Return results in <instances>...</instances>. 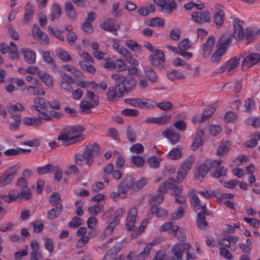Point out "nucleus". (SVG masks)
I'll return each mask as SVG.
<instances>
[{"label": "nucleus", "instance_id": "obj_1", "mask_svg": "<svg viewBox=\"0 0 260 260\" xmlns=\"http://www.w3.org/2000/svg\"><path fill=\"white\" fill-rule=\"evenodd\" d=\"M111 77L115 80V86L109 88L107 93L108 101L122 96L134 89L137 84V80L133 77H126L119 74H114Z\"/></svg>", "mask_w": 260, "mask_h": 260}, {"label": "nucleus", "instance_id": "obj_2", "mask_svg": "<svg viewBox=\"0 0 260 260\" xmlns=\"http://www.w3.org/2000/svg\"><path fill=\"white\" fill-rule=\"evenodd\" d=\"M177 179L174 180L173 178H169L165 181L159 187L157 194L154 196V201H156V204H160L164 200V194L167 192L169 189H171L172 194L175 196H177L181 193L182 190L181 185L178 186L176 185L178 183Z\"/></svg>", "mask_w": 260, "mask_h": 260}, {"label": "nucleus", "instance_id": "obj_3", "mask_svg": "<svg viewBox=\"0 0 260 260\" xmlns=\"http://www.w3.org/2000/svg\"><path fill=\"white\" fill-rule=\"evenodd\" d=\"M100 150V146L98 143L88 144L85 147L83 154L79 153L75 154V163L78 165H81L85 159L86 164L89 167L91 166L93 161V156L99 155Z\"/></svg>", "mask_w": 260, "mask_h": 260}, {"label": "nucleus", "instance_id": "obj_4", "mask_svg": "<svg viewBox=\"0 0 260 260\" xmlns=\"http://www.w3.org/2000/svg\"><path fill=\"white\" fill-rule=\"evenodd\" d=\"M240 22V20L238 18L234 19V37L237 41L244 40L246 44H249L252 41L256 33L251 27H247L244 30Z\"/></svg>", "mask_w": 260, "mask_h": 260}, {"label": "nucleus", "instance_id": "obj_5", "mask_svg": "<svg viewBox=\"0 0 260 260\" xmlns=\"http://www.w3.org/2000/svg\"><path fill=\"white\" fill-rule=\"evenodd\" d=\"M194 161V157L193 155L188 157L184 161L177 173V179L178 182H181L186 177Z\"/></svg>", "mask_w": 260, "mask_h": 260}, {"label": "nucleus", "instance_id": "obj_6", "mask_svg": "<svg viewBox=\"0 0 260 260\" xmlns=\"http://www.w3.org/2000/svg\"><path fill=\"white\" fill-rule=\"evenodd\" d=\"M190 246L189 243L185 242L175 244L171 249L173 254L171 260H182L184 251L188 250Z\"/></svg>", "mask_w": 260, "mask_h": 260}, {"label": "nucleus", "instance_id": "obj_7", "mask_svg": "<svg viewBox=\"0 0 260 260\" xmlns=\"http://www.w3.org/2000/svg\"><path fill=\"white\" fill-rule=\"evenodd\" d=\"M18 167H12L8 168L1 176L0 183L3 185L10 183L17 174Z\"/></svg>", "mask_w": 260, "mask_h": 260}, {"label": "nucleus", "instance_id": "obj_8", "mask_svg": "<svg viewBox=\"0 0 260 260\" xmlns=\"http://www.w3.org/2000/svg\"><path fill=\"white\" fill-rule=\"evenodd\" d=\"M191 16L193 21L199 24L209 23L211 21L210 14L208 10L200 12H193Z\"/></svg>", "mask_w": 260, "mask_h": 260}, {"label": "nucleus", "instance_id": "obj_9", "mask_svg": "<svg viewBox=\"0 0 260 260\" xmlns=\"http://www.w3.org/2000/svg\"><path fill=\"white\" fill-rule=\"evenodd\" d=\"M260 60V55L257 53H251L245 57L242 63V70H246L257 63Z\"/></svg>", "mask_w": 260, "mask_h": 260}, {"label": "nucleus", "instance_id": "obj_10", "mask_svg": "<svg viewBox=\"0 0 260 260\" xmlns=\"http://www.w3.org/2000/svg\"><path fill=\"white\" fill-rule=\"evenodd\" d=\"M172 116L170 114H165L157 117H149L145 119L146 123H154L159 125H165L171 120Z\"/></svg>", "mask_w": 260, "mask_h": 260}, {"label": "nucleus", "instance_id": "obj_11", "mask_svg": "<svg viewBox=\"0 0 260 260\" xmlns=\"http://www.w3.org/2000/svg\"><path fill=\"white\" fill-rule=\"evenodd\" d=\"M232 41V38L230 34H223L218 39L216 47L217 48L222 49L224 52H226L228 48L231 45Z\"/></svg>", "mask_w": 260, "mask_h": 260}, {"label": "nucleus", "instance_id": "obj_12", "mask_svg": "<svg viewBox=\"0 0 260 260\" xmlns=\"http://www.w3.org/2000/svg\"><path fill=\"white\" fill-rule=\"evenodd\" d=\"M138 210L136 208H132L127 213V219L125 223V228L129 231L135 230V223L137 216Z\"/></svg>", "mask_w": 260, "mask_h": 260}, {"label": "nucleus", "instance_id": "obj_13", "mask_svg": "<svg viewBox=\"0 0 260 260\" xmlns=\"http://www.w3.org/2000/svg\"><path fill=\"white\" fill-rule=\"evenodd\" d=\"M153 245V243L148 244L144 248L143 251L137 255H136V253L134 252H131L127 255V258L129 260H132L133 258L135 260H144L149 255L151 247Z\"/></svg>", "mask_w": 260, "mask_h": 260}, {"label": "nucleus", "instance_id": "obj_14", "mask_svg": "<svg viewBox=\"0 0 260 260\" xmlns=\"http://www.w3.org/2000/svg\"><path fill=\"white\" fill-rule=\"evenodd\" d=\"M101 27L103 29L113 33L116 32L120 28V25L118 22L112 18L105 21L101 24Z\"/></svg>", "mask_w": 260, "mask_h": 260}, {"label": "nucleus", "instance_id": "obj_15", "mask_svg": "<svg viewBox=\"0 0 260 260\" xmlns=\"http://www.w3.org/2000/svg\"><path fill=\"white\" fill-rule=\"evenodd\" d=\"M215 43V39L213 36H211L208 38L207 40L203 47V55L204 58H207L210 55L214 46Z\"/></svg>", "mask_w": 260, "mask_h": 260}, {"label": "nucleus", "instance_id": "obj_16", "mask_svg": "<svg viewBox=\"0 0 260 260\" xmlns=\"http://www.w3.org/2000/svg\"><path fill=\"white\" fill-rule=\"evenodd\" d=\"M31 252L30 253V260H40L43 258L41 252H39V245L37 241H32L30 244Z\"/></svg>", "mask_w": 260, "mask_h": 260}, {"label": "nucleus", "instance_id": "obj_17", "mask_svg": "<svg viewBox=\"0 0 260 260\" xmlns=\"http://www.w3.org/2000/svg\"><path fill=\"white\" fill-rule=\"evenodd\" d=\"M34 11L35 6L30 2H27L24 7V17L22 20L24 23H28L32 18Z\"/></svg>", "mask_w": 260, "mask_h": 260}, {"label": "nucleus", "instance_id": "obj_18", "mask_svg": "<svg viewBox=\"0 0 260 260\" xmlns=\"http://www.w3.org/2000/svg\"><path fill=\"white\" fill-rule=\"evenodd\" d=\"M55 207L47 212L48 219L51 220L56 219L61 214L62 210V206L60 203L55 204Z\"/></svg>", "mask_w": 260, "mask_h": 260}, {"label": "nucleus", "instance_id": "obj_19", "mask_svg": "<svg viewBox=\"0 0 260 260\" xmlns=\"http://www.w3.org/2000/svg\"><path fill=\"white\" fill-rule=\"evenodd\" d=\"M41 54L43 60L47 64L48 67L51 68L53 70H55L56 64L52 58L50 52L49 51H41Z\"/></svg>", "mask_w": 260, "mask_h": 260}, {"label": "nucleus", "instance_id": "obj_20", "mask_svg": "<svg viewBox=\"0 0 260 260\" xmlns=\"http://www.w3.org/2000/svg\"><path fill=\"white\" fill-rule=\"evenodd\" d=\"M161 135L169 139L173 144L176 143L180 139V135L170 129L163 131Z\"/></svg>", "mask_w": 260, "mask_h": 260}, {"label": "nucleus", "instance_id": "obj_21", "mask_svg": "<svg viewBox=\"0 0 260 260\" xmlns=\"http://www.w3.org/2000/svg\"><path fill=\"white\" fill-rule=\"evenodd\" d=\"M22 52L27 63L31 64L35 63L36 56L35 52L28 48H25L22 50Z\"/></svg>", "mask_w": 260, "mask_h": 260}, {"label": "nucleus", "instance_id": "obj_22", "mask_svg": "<svg viewBox=\"0 0 260 260\" xmlns=\"http://www.w3.org/2000/svg\"><path fill=\"white\" fill-rule=\"evenodd\" d=\"M156 105V102L153 100L140 98L138 108L140 109L147 110L153 109Z\"/></svg>", "mask_w": 260, "mask_h": 260}, {"label": "nucleus", "instance_id": "obj_23", "mask_svg": "<svg viewBox=\"0 0 260 260\" xmlns=\"http://www.w3.org/2000/svg\"><path fill=\"white\" fill-rule=\"evenodd\" d=\"M23 123L26 126H31L34 127H38L42 124V121L38 117H26L22 119Z\"/></svg>", "mask_w": 260, "mask_h": 260}, {"label": "nucleus", "instance_id": "obj_24", "mask_svg": "<svg viewBox=\"0 0 260 260\" xmlns=\"http://www.w3.org/2000/svg\"><path fill=\"white\" fill-rule=\"evenodd\" d=\"M225 13L224 11L215 12L213 15V20L217 28H220L223 24L225 19Z\"/></svg>", "mask_w": 260, "mask_h": 260}, {"label": "nucleus", "instance_id": "obj_25", "mask_svg": "<svg viewBox=\"0 0 260 260\" xmlns=\"http://www.w3.org/2000/svg\"><path fill=\"white\" fill-rule=\"evenodd\" d=\"M133 186L132 179L124 180L118 186V191L120 193L125 194L131 188H133Z\"/></svg>", "mask_w": 260, "mask_h": 260}, {"label": "nucleus", "instance_id": "obj_26", "mask_svg": "<svg viewBox=\"0 0 260 260\" xmlns=\"http://www.w3.org/2000/svg\"><path fill=\"white\" fill-rule=\"evenodd\" d=\"M62 14L61 7L57 3H54L52 6V13L49 15L50 19L53 21L55 19H58Z\"/></svg>", "mask_w": 260, "mask_h": 260}, {"label": "nucleus", "instance_id": "obj_27", "mask_svg": "<svg viewBox=\"0 0 260 260\" xmlns=\"http://www.w3.org/2000/svg\"><path fill=\"white\" fill-rule=\"evenodd\" d=\"M197 224L202 230H205L208 227V223L205 220V214L202 212H199L197 214Z\"/></svg>", "mask_w": 260, "mask_h": 260}, {"label": "nucleus", "instance_id": "obj_28", "mask_svg": "<svg viewBox=\"0 0 260 260\" xmlns=\"http://www.w3.org/2000/svg\"><path fill=\"white\" fill-rule=\"evenodd\" d=\"M11 118L14 120V121L11 122L9 124L10 130L12 131H17L21 124V117L18 115L12 114Z\"/></svg>", "mask_w": 260, "mask_h": 260}, {"label": "nucleus", "instance_id": "obj_29", "mask_svg": "<svg viewBox=\"0 0 260 260\" xmlns=\"http://www.w3.org/2000/svg\"><path fill=\"white\" fill-rule=\"evenodd\" d=\"M177 4L175 0H166L165 6L162 8V11L169 14H171L173 11L177 10Z\"/></svg>", "mask_w": 260, "mask_h": 260}, {"label": "nucleus", "instance_id": "obj_30", "mask_svg": "<svg viewBox=\"0 0 260 260\" xmlns=\"http://www.w3.org/2000/svg\"><path fill=\"white\" fill-rule=\"evenodd\" d=\"M225 53V52H224L222 49L217 48L215 50L211 57V62L213 63H217L219 62Z\"/></svg>", "mask_w": 260, "mask_h": 260}, {"label": "nucleus", "instance_id": "obj_31", "mask_svg": "<svg viewBox=\"0 0 260 260\" xmlns=\"http://www.w3.org/2000/svg\"><path fill=\"white\" fill-rule=\"evenodd\" d=\"M38 76L47 86L49 88L53 86V80L49 75L44 72H39Z\"/></svg>", "mask_w": 260, "mask_h": 260}, {"label": "nucleus", "instance_id": "obj_32", "mask_svg": "<svg viewBox=\"0 0 260 260\" xmlns=\"http://www.w3.org/2000/svg\"><path fill=\"white\" fill-rule=\"evenodd\" d=\"M243 56V55L241 54L240 56L231 58L228 61L225 65L227 67L228 72L235 69L239 65L240 58Z\"/></svg>", "mask_w": 260, "mask_h": 260}, {"label": "nucleus", "instance_id": "obj_33", "mask_svg": "<svg viewBox=\"0 0 260 260\" xmlns=\"http://www.w3.org/2000/svg\"><path fill=\"white\" fill-rule=\"evenodd\" d=\"M182 147L178 146L175 148L173 149L168 154V157L171 159H177L180 158L182 156L181 150Z\"/></svg>", "mask_w": 260, "mask_h": 260}, {"label": "nucleus", "instance_id": "obj_34", "mask_svg": "<svg viewBox=\"0 0 260 260\" xmlns=\"http://www.w3.org/2000/svg\"><path fill=\"white\" fill-rule=\"evenodd\" d=\"M19 55L16 45L12 42L9 47V57L11 59H18Z\"/></svg>", "mask_w": 260, "mask_h": 260}, {"label": "nucleus", "instance_id": "obj_35", "mask_svg": "<svg viewBox=\"0 0 260 260\" xmlns=\"http://www.w3.org/2000/svg\"><path fill=\"white\" fill-rule=\"evenodd\" d=\"M145 76L148 80L152 82L155 83L157 80V76L154 71L150 67H146L144 68Z\"/></svg>", "mask_w": 260, "mask_h": 260}, {"label": "nucleus", "instance_id": "obj_36", "mask_svg": "<svg viewBox=\"0 0 260 260\" xmlns=\"http://www.w3.org/2000/svg\"><path fill=\"white\" fill-rule=\"evenodd\" d=\"M84 128L80 125L67 126L64 130L69 135L80 133L84 131Z\"/></svg>", "mask_w": 260, "mask_h": 260}, {"label": "nucleus", "instance_id": "obj_37", "mask_svg": "<svg viewBox=\"0 0 260 260\" xmlns=\"http://www.w3.org/2000/svg\"><path fill=\"white\" fill-rule=\"evenodd\" d=\"M209 171V168L205 163L201 165L198 171L197 178L198 180H202L206 175Z\"/></svg>", "mask_w": 260, "mask_h": 260}, {"label": "nucleus", "instance_id": "obj_38", "mask_svg": "<svg viewBox=\"0 0 260 260\" xmlns=\"http://www.w3.org/2000/svg\"><path fill=\"white\" fill-rule=\"evenodd\" d=\"M116 251L115 250L111 249L107 252L103 260H124V256L123 255H119V257L116 259Z\"/></svg>", "mask_w": 260, "mask_h": 260}, {"label": "nucleus", "instance_id": "obj_39", "mask_svg": "<svg viewBox=\"0 0 260 260\" xmlns=\"http://www.w3.org/2000/svg\"><path fill=\"white\" fill-rule=\"evenodd\" d=\"M65 9L68 17L72 20L76 18V13L71 2H68L66 3Z\"/></svg>", "mask_w": 260, "mask_h": 260}, {"label": "nucleus", "instance_id": "obj_40", "mask_svg": "<svg viewBox=\"0 0 260 260\" xmlns=\"http://www.w3.org/2000/svg\"><path fill=\"white\" fill-rule=\"evenodd\" d=\"M230 143L229 142H223L218 146L217 155L219 156L222 157L224 156V153H226L229 150Z\"/></svg>", "mask_w": 260, "mask_h": 260}, {"label": "nucleus", "instance_id": "obj_41", "mask_svg": "<svg viewBox=\"0 0 260 260\" xmlns=\"http://www.w3.org/2000/svg\"><path fill=\"white\" fill-rule=\"evenodd\" d=\"M54 170V167L52 164H48L46 166L39 167L36 172L39 175L51 173Z\"/></svg>", "mask_w": 260, "mask_h": 260}, {"label": "nucleus", "instance_id": "obj_42", "mask_svg": "<svg viewBox=\"0 0 260 260\" xmlns=\"http://www.w3.org/2000/svg\"><path fill=\"white\" fill-rule=\"evenodd\" d=\"M167 76L172 81L179 79L184 80L186 78L185 76L181 73L174 70L168 72Z\"/></svg>", "mask_w": 260, "mask_h": 260}, {"label": "nucleus", "instance_id": "obj_43", "mask_svg": "<svg viewBox=\"0 0 260 260\" xmlns=\"http://www.w3.org/2000/svg\"><path fill=\"white\" fill-rule=\"evenodd\" d=\"M146 23L150 26H154L156 24L162 26L165 24V20L159 17H155L148 19L147 20Z\"/></svg>", "mask_w": 260, "mask_h": 260}, {"label": "nucleus", "instance_id": "obj_44", "mask_svg": "<svg viewBox=\"0 0 260 260\" xmlns=\"http://www.w3.org/2000/svg\"><path fill=\"white\" fill-rule=\"evenodd\" d=\"M57 56L62 60L66 61H69L71 60L72 57L66 51L62 49H58L56 51Z\"/></svg>", "mask_w": 260, "mask_h": 260}, {"label": "nucleus", "instance_id": "obj_45", "mask_svg": "<svg viewBox=\"0 0 260 260\" xmlns=\"http://www.w3.org/2000/svg\"><path fill=\"white\" fill-rule=\"evenodd\" d=\"M227 169L224 167H220L214 170L211 173V176L213 177L218 178L221 176H225L226 175Z\"/></svg>", "mask_w": 260, "mask_h": 260}, {"label": "nucleus", "instance_id": "obj_46", "mask_svg": "<svg viewBox=\"0 0 260 260\" xmlns=\"http://www.w3.org/2000/svg\"><path fill=\"white\" fill-rule=\"evenodd\" d=\"M125 45L133 51L141 50L142 46L135 41L128 40L125 41Z\"/></svg>", "mask_w": 260, "mask_h": 260}, {"label": "nucleus", "instance_id": "obj_47", "mask_svg": "<svg viewBox=\"0 0 260 260\" xmlns=\"http://www.w3.org/2000/svg\"><path fill=\"white\" fill-rule=\"evenodd\" d=\"M160 159L156 156H151L147 159V162L151 168L156 169L159 167Z\"/></svg>", "mask_w": 260, "mask_h": 260}, {"label": "nucleus", "instance_id": "obj_48", "mask_svg": "<svg viewBox=\"0 0 260 260\" xmlns=\"http://www.w3.org/2000/svg\"><path fill=\"white\" fill-rule=\"evenodd\" d=\"M147 183V179L146 178H142L140 180L133 183V189L136 190H141Z\"/></svg>", "mask_w": 260, "mask_h": 260}, {"label": "nucleus", "instance_id": "obj_49", "mask_svg": "<svg viewBox=\"0 0 260 260\" xmlns=\"http://www.w3.org/2000/svg\"><path fill=\"white\" fill-rule=\"evenodd\" d=\"M18 194L20 199L23 198L28 200L31 198V191L28 187L21 188V192Z\"/></svg>", "mask_w": 260, "mask_h": 260}, {"label": "nucleus", "instance_id": "obj_50", "mask_svg": "<svg viewBox=\"0 0 260 260\" xmlns=\"http://www.w3.org/2000/svg\"><path fill=\"white\" fill-rule=\"evenodd\" d=\"M119 221L117 217H114L113 221L105 229V233L107 234L111 233L115 227L119 224Z\"/></svg>", "mask_w": 260, "mask_h": 260}, {"label": "nucleus", "instance_id": "obj_51", "mask_svg": "<svg viewBox=\"0 0 260 260\" xmlns=\"http://www.w3.org/2000/svg\"><path fill=\"white\" fill-rule=\"evenodd\" d=\"M215 111V108L214 107L211 106H207L202 114L205 120L206 121L208 120Z\"/></svg>", "mask_w": 260, "mask_h": 260}, {"label": "nucleus", "instance_id": "obj_52", "mask_svg": "<svg viewBox=\"0 0 260 260\" xmlns=\"http://www.w3.org/2000/svg\"><path fill=\"white\" fill-rule=\"evenodd\" d=\"M126 134L129 142L134 143L136 141V134L134 129L129 125H128L126 127Z\"/></svg>", "mask_w": 260, "mask_h": 260}, {"label": "nucleus", "instance_id": "obj_53", "mask_svg": "<svg viewBox=\"0 0 260 260\" xmlns=\"http://www.w3.org/2000/svg\"><path fill=\"white\" fill-rule=\"evenodd\" d=\"M246 123L254 127H260V118L258 117H251L246 120Z\"/></svg>", "mask_w": 260, "mask_h": 260}, {"label": "nucleus", "instance_id": "obj_54", "mask_svg": "<svg viewBox=\"0 0 260 260\" xmlns=\"http://www.w3.org/2000/svg\"><path fill=\"white\" fill-rule=\"evenodd\" d=\"M34 102L35 104L42 106L44 109H46L50 106V102L43 98L38 97L35 99Z\"/></svg>", "mask_w": 260, "mask_h": 260}, {"label": "nucleus", "instance_id": "obj_55", "mask_svg": "<svg viewBox=\"0 0 260 260\" xmlns=\"http://www.w3.org/2000/svg\"><path fill=\"white\" fill-rule=\"evenodd\" d=\"M190 41L188 39H184L179 43L178 50H186L190 48Z\"/></svg>", "mask_w": 260, "mask_h": 260}, {"label": "nucleus", "instance_id": "obj_56", "mask_svg": "<svg viewBox=\"0 0 260 260\" xmlns=\"http://www.w3.org/2000/svg\"><path fill=\"white\" fill-rule=\"evenodd\" d=\"M127 68L126 64L121 59H118L115 63L114 70L117 72H122L125 71Z\"/></svg>", "mask_w": 260, "mask_h": 260}, {"label": "nucleus", "instance_id": "obj_57", "mask_svg": "<svg viewBox=\"0 0 260 260\" xmlns=\"http://www.w3.org/2000/svg\"><path fill=\"white\" fill-rule=\"evenodd\" d=\"M157 107L164 111H168L172 109L173 104L170 102L164 101L157 104Z\"/></svg>", "mask_w": 260, "mask_h": 260}, {"label": "nucleus", "instance_id": "obj_58", "mask_svg": "<svg viewBox=\"0 0 260 260\" xmlns=\"http://www.w3.org/2000/svg\"><path fill=\"white\" fill-rule=\"evenodd\" d=\"M139 111L136 109H125L121 111V114L126 116L136 117L139 115Z\"/></svg>", "mask_w": 260, "mask_h": 260}, {"label": "nucleus", "instance_id": "obj_59", "mask_svg": "<svg viewBox=\"0 0 260 260\" xmlns=\"http://www.w3.org/2000/svg\"><path fill=\"white\" fill-rule=\"evenodd\" d=\"M28 91L33 95H44L45 91L41 88L29 86L28 88Z\"/></svg>", "mask_w": 260, "mask_h": 260}, {"label": "nucleus", "instance_id": "obj_60", "mask_svg": "<svg viewBox=\"0 0 260 260\" xmlns=\"http://www.w3.org/2000/svg\"><path fill=\"white\" fill-rule=\"evenodd\" d=\"M222 128L219 125H211L209 127V134L213 136L218 135L221 132Z\"/></svg>", "mask_w": 260, "mask_h": 260}, {"label": "nucleus", "instance_id": "obj_61", "mask_svg": "<svg viewBox=\"0 0 260 260\" xmlns=\"http://www.w3.org/2000/svg\"><path fill=\"white\" fill-rule=\"evenodd\" d=\"M86 98L92 101L93 104L95 106L99 104V98L95 96L94 93L91 91H87L86 92Z\"/></svg>", "mask_w": 260, "mask_h": 260}, {"label": "nucleus", "instance_id": "obj_62", "mask_svg": "<svg viewBox=\"0 0 260 260\" xmlns=\"http://www.w3.org/2000/svg\"><path fill=\"white\" fill-rule=\"evenodd\" d=\"M131 151L136 153L138 154H141L144 151L143 146L140 144L137 143L133 145L130 148Z\"/></svg>", "mask_w": 260, "mask_h": 260}, {"label": "nucleus", "instance_id": "obj_63", "mask_svg": "<svg viewBox=\"0 0 260 260\" xmlns=\"http://www.w3.org/2000/svg\"><path fill=\"white\" fill-rule=\"evenodd\" d=\"M132 161L134 165L138 167L142 166L144 162V158L140 156H134L132 158Z\"/></svg>", "mask_w": 260, "mask_h": 260}, {"label": "nucleus", "instance_id": "obj_64", "mask_svg": "<svg viewBox=\"0 0 260 260\" xmlns=\"http://www.w3.org/2000/svg\"><path fill=\"white\" fill-rule=\"evenodd\" d=\"M190 202L191 206L193 207L194 210L195 211H198L199 209V206L200 205V200L198 196L195 194H192Z\"/></svg>", "mask_w": 260, "mask_h": 260}]
</instances>
